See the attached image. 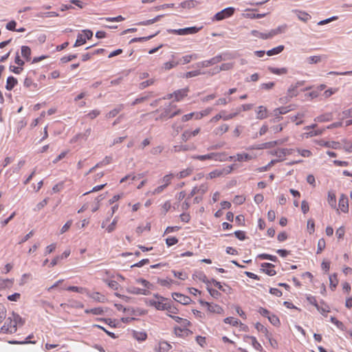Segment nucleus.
I'll list each match as a JSON object with an SVG mask.
<instances>
[{"label":"nucleus","instance_id":"nucleus-1","mask_svg":"<svg viewBox=\"0 0 352 352\" xmlns=\"http://www.w3.org/2000/svg\"><path fill=\"white\" fill-rule=\"evenodd\" d=\"M24 320L19 314L12 312L8 315L2 326L1 331L5 333H14L16 331L17 327L22 326Z\"/></svg>","mask_w":352,"mask_h":352},{"label":"nucleus","instance_id":"nucleus-2","mask_svg":"<svg viewBox=\"0 0 352 352\" xmlns=\"http://www.w3.org/2000/svg\"><path fill=\"white\" fill-rule=\"evenodd\" d=\"M167 300L159 294H154L153 298H146L145 303L147 306L153 307L157 310L164 311L168 307Z\"/></svg>","mask_w":352,"mask_h":352},{"label":"nucleus","instance_id":"nucleus-3","mask_svg":"<svg viewBox=\"0 0 352 352\" xmlns=\"http://www.w3.org/2000/svg\"><path fill=\"white\" fill-rule=\"evenodd\" d=\"M221 153H210L206 155H193L190 157L193 160H197L199 161L205 160H214V161H223V159Z\"/></svg>","mask_w":352,"mask_h":352},{"label":"nucleus","instance_id":"nucleus-4","mask_svg":"<svg viewBox=\"0 0 352 352\" xmlns=\"http://www.w3.org/2000/svg\"><path fill=\"white\" fill-rule=\"evenodd\" d=\"M201 28H202V27L197 28L196 26H193V27H188V28L177 29V30H175V29L168 30V32L169 33L177 34V35H188V34H195L197 33Z\"/></svg>","mask_w":352,"mask_h":352},{"label":"nucleus","instance_id":"nucleus-5","mask_svg":"<svg viewBox=\"0 0 352 352\" xmlns=\"http://www.w3.org/2000/svg\"><path fill=\"white\" fill-rule=\"evenodd\" d=\"M226 59H227V58L226 57V56H223L221 54H219L216 56L212 57V58H210L209 60H206L199 63L198 66H201L202 67H208L210 65H215L217 63H220L221 60H225Z\"/></svg>","mask_w":352,"mask_h":352},{"label":"nucleus","instance_id":"nucleus-6","mask_svg":"<svg viewBox=\"0 0 352 352\" xmlns=\"http://www.w3.org/2000/svg\"><path fill=\"white\" fill-rule=\"evenodd\" d=\"M234 12V8L232 7L226 8L221 11L217 12L214 16V19L216 21H221L226 18L231 16Z\"/></svg>","mask_w":352,"mask_h":352},{"label":"nucleus","instance_id":"nucleus-7","mask_svg":"<svg viewBox=\"0 0 352 352\" xmlns=\"http://www.w3.org/2000/svg\"><path fill=\"white\" fill-rule=\"evenodd\" d=\"M200 303L201 305L205 306L207 307V309L211 312L217 314H223V308L217 304L213 303H209L206 301H200Z\"/></svg>","mask_w":352,"mask_h":352},{"label":"nucleus","instance_id":"nucleus-8","mask_svg":"<svg viewBox=\"0 0 352 352\" xmlns=\"http://www.w3.org/2000/svg\"><path fill=\"white\" fill-rule=\"evenodd\" d=\"M177 106L175 104H169L167 107H164L162 109V112L155 118L156 120H163L166 118H169V116L171 113L172 110L176 109Z\"/></svg>","mask_w":352,"mask_h":352},{"label":"nucleus","instance_id":"nucleus-9","mask_svg":"<svg viewBox=\"0 0 352 352\" xmlns=\"http://www.w3.org/2000/svg\"><path fill=\"white\" fill-rule=\"evenodd\" d=\"M200 132V128H197L193 131L186 130L182 134L181 138L183 142H187L193 137H195Z\"/></svg>","mask_w":352,"mask_h":352},{"label":"nucleus","instance_id":"nucleus-10","mask_svg":"<svg viewBox=\"0 0 352 352\" xmlns=\"http://www.w3.org/2000/svg\"><path fill=\"white\" fill-rule=\"evenodd\" d=\"M127 292L135 295H144L148 296L151 294V292L148 289H144L143 288H139L135 286H130L127 288Z\"/></svg>","mask_w":352,"mask_h":352},{"label":"nucleus","instance_id":"nucleus-11","mask_svg":"<svg viewBox=\"0 0 352 352\" xmlns=\"http://www.w3.org/2000/svg\"><path fill=\"white\" fill-rule=\"evenodd\" d=\"M253 159V156L248 153H237L236 155L230 156V161L248 162Z\"/></svg>","mask_w":352,"mask_h":352},{"label":"nucleus","instance_id":"nucleus-12","mask_svg":"<svg viewBox=\"0 0 352 352\" xmlns=\"http://www.w3.org/2000/svg\"><path fill=\"white\" fill-rule=\"evenodd\" d=\"M172 296L175 300L182 305H188L191 301V299L188 296L179 293H173Z\"/></svg>","mask_w":352,"mask_h":352},{"label":"nucleus","instance_id":"nucleus-13","mask_svg":"<svg viewBox=\"0 0 352 352\" xmlns=\"http://www.w3.org/2000/svg\"><path fill=\"white\" fill-rule=\"evenodd\" d=\"M292 151V148H279L274 152V155L278 158V161H283L285 156L291 155Z\"/></svg>","mask_w":352,"mask_h":352},{"label":"nucleus","instance_id":"nucleus-14","mask_svg":"<svg viewBox=\"0 0 352 352\" xmlns=\"http://www.w3.org/2000/svg\"><path fill=\"white\" fill-rule=\"evenodd\" d=\"M261 270L267 275L272 276L276 275V272L274 270V265L270 263H263L261 265Z\"/></svg>","mask_w":352,"mask_h":352},{"label":"nucleus","instance_id":"nucleus-15","mask_svg":"<svg viewBox=\"0 0 352 352\" xmlns=\"http://www.w3.org/2000/svg\"><path fill=\"white\" fill-rule=\"evenodd\" d=\"M338 206L342 212H347L349 210V200L346 195H342L339 199Z\"/></svg>","mask_w":352,"mask_h":352},{"label":"nucleus","instance_id":"nucleus-16","mask_svg":"<svg viewBox=\"0 0 352 352\" xmlns=\"http://www.w3.org/2000/svg\"><path fill=\"white\" fill-rule=\"evenodd\" d=\"M256 114V118L258 120H263L268 117V110L267 109L263 106H258L255 110Z\"/></svg>","mask_w":352,"mask_h":352},{"label":"nucleus","instance_id":"nucleus-17","mask_svg":"<svg viewBox=\"0 0 352 352\" xmlns=\"http://www.w3.org/2000/svg\"><path fill=\"white\" fill-rule=\"evenodd\" d=\"M188 88H184L174 91L173 94L175 97V100L177 102L182 100L184 97H186L188 95Z\"/></svg>","mask_w":352,"mask_h":352},{"label":"nucleus","instance_id":"nucleus-18","mask_svg":"<svg viewBox=\"0 0 352 352\" xmlns=\"http://www.w3.org/2000/svg\"><path fill=\"white\" fill-rule=\"evenodd\" d=\"M87 296L96 302H104L106 300L105 296L99 292L91 293L88 291L87 292Z\"/></svg>","mask_w":352,"mask_h":352},{"label":"nucleus","instance_id":"nucleus-19","mask_svg":"<svg viewBox=\"0 0 352 352\" xmlns=\"http://www.w3.org/2000/svg\"><path fill=\"white\" fill-rule=\"evenodd\" d=\"M302 85V82H296V84L294 85H292L288 90H287V95L289 98H293L296 96H297L298 94V88Z\"/></svg>","mask_w":352,"mask_h":352},{"label":"nucleus","instance_id":"nucleus-20","mask_svg":"<svg viewBox=\"0 0 352 352\" xmlns=\"http://www.w3.org/2000/svg\"><path fill=\"white\" fill-rule=\"evenodd\" d=\"M195 149L194 146H190L187 144H179V145H175L173 148L172 151L174 153H179V152H185L190 150Z\"/></svg>","mask_w":352,"mask_h":352},{"label":"nucleus","instance_id":"nucleus-21","mask_svg":"<svg viewBox=\"0 0 352 352\" xmlns=\"http://www.w3.org/2000/svg\"><path fill=\"white\" fill-rule=\"evenodd\" d=\"M232 169V166H229V170H228L226 171L224 169L223 170H213V171L210 172L208 174V177L210 178V179H213V178H215V177H220L221 175H222L223 174H228V173H230Z\"/></svg>","mask_w":352,"mask_h":352},{"label":"nucleus","instance_id":"nucleus-22","mask_svg":"<svg viewBox=\"0 0 352 352\" xmlns=\"http://www.w3.org/2000/svg\"><path fill=\"white\" fill-rule=\"evenodd\" d=\"M124 108V105L123 104H118L113 109L107 113L106 117L109 119L116 117L120 111H122Z\"/></svg>","mask_w":352,"mask_h":352},{"label":"nucleus","instance_id":"nucleus-23","mask_svg":"<svg viewBox=\"0 0 352 352\" xmlns=\"http://www.w3.org/2000/svg\"><path fill=\"white\" fill-rule=\"evenodd\" d=\"M325 131L324 128L318 129L316 130L307 131L303 134L304 137L306 138H312L314 136L322 135Z\"/></svg>","mask_w":352,"mask_h":352},{"label":"nucleus","instance_id":"nucleus-24","mask_svg":"<svg viewBox=\"0 0 352 352\" xmlns=\"http://www.w3.org/2000/svg\"><path fill=\"white\" fill-rule=\"evenodd\" d=\"M198 58V55L197 54H192L189 55H186L182 57V58L178 61L179 63L183 65L187 64L190 63L192 60H196Z\"/></svg>","mask_w":352,"mask_h":352},{"label":"nucleus","instance_id":"nucleus-25","mask_svg":"<svg viewBox=\"0 0 352 352\" xmlns=\"http://www.w3.org/2000/svg\"><path fill=\"white\" fill-rule=\"evenodd\" d=\"M318 144L322 146L327 147V148H332L334 149H336L339 146V143L337 142H327L324 140H320L318 142Z\"/></svg>","mask_w":352,"mask_h":352},{"label":"nucleus","instance_id":"nucleus-26","mask_svg":"<svg viewBox=\"0 0 352 352\" xmlns=\"http://www.w3.org/2000/svg\"><path fill=\"white\" fill-rule=\"evenodd\" d=\"M251 34L253 36H255V37H257V38H262V39H268V38H272L270 32H269L267 33H263V32H258L257 30H254L251 31Z\"/></svg>","mask_w":352,"mask_h":352},{"label":"nucleus","instance_id":"nucleus-27","mask_svg":"<svg viewBox=\"0 0 352 352\" xmlns=\"http://www.w3.org/2000/svg\"><path fill=\"white\" fill-rule=\"evenodd\" d=\"M280 144H281V142H278V140H275V141H273L271 142L264 143V144H260L256 146H252L251 148V149H263V148H267L269 146H275V145H280Z\"/></svg>","mask_w":352,"mask_h":352},{"label":"nucleus","instance_id":"nucleus-28","mask_svg":"<svg viewBox=\"0 0 352 352\" xmlns=\"http://www.w3.org/2000/svg\"><path fill=\"white\" fill-rule=\"evenodd\" d=\"M17 84V80L13 76H9L7 78L6 89L7 90H12Z\"/></svg>","mask_w":352,"mask_h":352},{"label":"nucleus","instance_id":"nucleus-29","mask_svg":"<svg viewBox=\"0 0 352 352\" xmlns=\"http://www.w3.org/2000/svg\"><path fill=\"white\" fill-rule=\"evenodd\" d=\"M295 12L296 13L298 19L303 22H307L311 19V16L305 12L295 10Z\"/></svg>","mask_w":352,"mask_h":352},{"label":"nucleus","instance_id":"nucleus-30","mask_svg":"<svg viewBox=\"0 0 352 352\" xmlns=\"http://www.w3.org/2000/svg\"><path fill=\"white\" fill-rule=\"evenodd\" d=\"M268 70L276 75H283L286 74L287 73V69L286 67L276 68L273 67H268Z\"/></svg>","mask_w":352,"mask_h":352},{"label":"nucleus","instance_id":"nucleus-31","mask_svg":"<svg viewBox=\"0 0 352 352\" xmlns=\"http://www.w3.org/2000/svg\"><path fill=\"white\" fill-rule=\"evenodd\" d=\"M133 337L138 341H144L147 338V334L144 331H133Z\"/></svg>","mask_w":352,"mask_h":352},{"label":"nucleus","instance_id":"nucleus-32","mask_svg":"<svg viewBox=\"0 0 352 352\" xmlns=\"http://www.w3.org/2000/svg\"><path fill=\"white\" fill-rule=\"evenodd\" d=\"M228 129H229L228 125L226 124H223L221 126H219V127H217L214 130L213 132L217 135H221L223 133H225L226 132H227L228 131Z\"/></svg>","mask_w":352,"mask_h":352},{"label":"nucleus","instance_id":"nucleus-33","mask_svg":"<svg viewBox=\"0 0 352 352\" xmlns=\"http://www.w3.org/2000/svg\"><path fill=\"white\" fill-rule=\"evenodd\" d=\"M173 177L174 175L173 173L167 174L163 177V178L160 180V182L166 188L167 186L171 183Z\"/></svg>","mask_w":352,"mask_h":352},{"label":"nucleus","instance_id":"nucleus-34","mask_svg":"<svg viewBox=\"0 0 352 352\" xmlns=\"http://www.w3.org/2000/svg\"><path fill=\"white\" fill-rule=\"evenodd\" d=\"M21 56L27 60L29 61L30 60L31 56V49L28 46H22L21 47Z\"/></svg>","mask_w":352,"mask_h":352},{"label":"nucleus","instance_id":"nucleus-35","mask_svg":"<svg viewBox=\"0 0 352 352\" xmlns=\"http://www.w3.org/2000/svg\"><path fill=\"white\" fill-rule=\"evenodd\" d=\"M136 283L143 285L144 289H148L151 292L153 288V285L144 278H138L136 280Z\"/></svg>","mask_w":352,"mask_h":352},{"label":"nucleus","instance_id":"nucleus-36","mask_svg":"<svg viewBox=\"0 0 352 352\" xmlns=\"http://www.w3.org/2000/svg\"><path fill=\"white\" fill-rule=\"evenodd\" d=\"M211 282L214 284V286H216L219 289H220L221 291L223 292H226V293H230V291H231V288L228 286V285H226V288H225L220 282L214 280V279H212L211 280Z\"/></svg>","mask_w":352,"mask_h":352},{"label":"nucleus","instance_id":"nucleus-37","mask_svg":"<svg viewBox=\"0 0 352 352\" xmlns=\"http://www.w3.org/2000/svg\"><path fill=\"white\" fill-rule=\"evenodd\" d=\"M283 50H284L283 45H278L272 50L267 51L266 54L269 56L276 55V54H278L280 52H282Z\"/></svg>","mask_w":352,"mask_h":352},{"label":"nucleus","instance_id":"nucleus-38","mask_svg":"<svg viewBox=\"0 0 352 352\" xmlns=\"http://www.w3.org/2000/svg\"><path fill=\"white\" fill-rule=\"evenodd\" d=\"M91 133V128H88L87 129L85 130V132L78 133L75 136L74 138L76 140H80V139H82L84 140H87V138H89V136L90 135Z\"/></svg>","mask_w":352,"mask_h":352},{"label":"nucleus","instance_id":"nucleus-39","mask_svg":"<svg viewBox=\"0 0 352 352\" xmlns=\"http://www.w3.org/2000/svg\"><path fill=\"white\" fill-rule=\"evenodd\" d=\"M66 289L67 291H70V292H78V293H80V294H87V292H88V289L85 287H76V286H69L68 287L66 288Z\"/></svg>","mask_w":352,"mask_h":352},{"label":"nucleus","instance_id":"nucleus-40","mask_svg":"<svg viewBox=\"0 0 352 352\" xmlns=\"http://www.w3.org/2000/svg\"><path fill=\"white\" fill-rule=\"evenodd\" d=\"M291 109L289 107H281L279 108H276L274 110L273 113L274 116L278 117L279 115H283L288 113Z\"/></svg>","mask_w":352,"mask_h":352},{"label":"nucleus","instance_id":"nucleus-41","mask_svg":"<svg viewBox=\"0 0 352 352\" xmlns=\"http://www.w3.org/2000/svg\"><path fill=\"white\" fill-rule=\"evenodd\" d=\"M286 29H287V25H283L278 26L276 29L271 30L270 32L272 38L277 34L284 33L285 32Z\"/></svg>","mask_w":352,"mask_h":352},{"label":"nucleus","instance_id":"nucleus-42","mask_svg":"<svg viewBox=\"0 0 352 352\" xmlns=\"http://www.w3.org/2000/svg\"><path fill=\"white\" fill-rule=\"evenodd\" d=\"M195 188L197 193V195H200V196L206 193L208 189L207 183L202 184L199 186H195Z\"/></svg>","mask_w":352,"mask_h":352},{"label":"nucleus","instance_id":"nucleus-43","mask_svg":"<svg viewBox=\"0 0 352 352\" xmlns=\"http://www.w3.org/2000/svg\"><path fill=\"white\" fill-rule=\"evenodd\" d=\"M171 348V346L166 342H161L159 343L157 349L158 352H168Z\"/></svg>","mask_w":352,"mask_h":352},{"label":"nucleus","instance_id":"nucleus-44","mask_svg":"<svg viewBox=\"0 0 352 352\" xmlns=\"http://www.w3.org/2000/svg\"><path fill=\"white\" fill-rule=\"evenodd\" d=\"M251 340L252 346L257 351H262L263 347L261 344L257 341L256 338L254 336H247Z\"/></svg>","mask_w":352,"mask_h":352},{"label":"nucleus","instance_id":"nucleus-45","mask_svg":"<svg viewBox=\"0 0 352 352\" xmlns=\"http://www.w3.org/2000/svg\"><path fill=\"white\" fill-rule=\"evenodd\" d=\"M86 314H92L94 315H102L104 313L103 309L101 307H96L93 309H87L85 310Z\"/></svg>","mask_w":352,"mask_h":352},{"label":"nucleus","instance_id":"nucleus-46","mask_svg":"<svg viewBox=\"0 0 352 352\" xmlns=\"http://www.w3.org/2000/svg\"><path fill=\"white\" fill-rule=\"evenodd\" d=\"M162 16V15H158V16H157L156 17H155V18H153L152 19H149V20H146V21L139 22V23H137V25H151V24L157 22V21H159V19Z\"/></svg>","mask_w":352,"mask_h":352},{"label":"nucleus","instance_id":"nucleus-47","mask_svg":"<svg viewBox=\"0 0 352 352\" xmlns=\"http://www.w3.org/2000/svg\"><path fill=\"white\" fill-rule=\"evenodd\" d=\"M166 189L164 186L162 184L160 185L153 190H150L147 192L148 195H156L162 193Z\"/></svg>","mask_w":352,"mask_h":352},{"label":"nucleus","instance_id":"nucleus-48","mask_svg":"<svg viewBox=\"0 0 352 352\" xmlns=\"http://www.w3.org/2000/svg\"><path fill=\"white\" fill-rule=\"evenodd\" d=\"M223 322L233 327H236L241 323L238 319L234 318L233 317H227L223 320Z\"/></svg>","mask_w":352,"mask_h":352},{"label":"nucleus","instance_id":"nucleus-49","mask_svg":"<svg viewBox=\"0 0 352 352\" xmlns=\"http://www.w3.org/2000/svg\"><path fill=\"white\" fill-rule=\"evenodd\" d=\"M257 258L260 259H268L273 262H276L278 261V258L276 256L265 253L258 254Z\"/></svg>","mask_w":352,"mask_h":352},{"label":"nucleus","instance_id":"nucleus-50","mask_svg":"<svg viewBox=\"0 0 352 352\" xmlns=\"http://www.w3.org/2000/svg\"><path fill=\"white\" fill-rule=\"evenodd\" d=\"M192 172V169L191 168H188L186 169H184L182 171H180L179 173H178L176 176L179 178V179H182V178H184L188 175H190Z\"/></svg>","mask_w":352,"mask_h":352},{"label":"nucleus","instance_id":"nucleus-51","mask_svg":"<svg viewBox=\"0 0 352 352\" xmlns=\"http://www.w3.org/2000/svg\"><path fill=\"white\" fill-rule=\"evenodd\" d=\"M327 201H328V203L332 207V208H336V195L334 193H332L331 192H329L328 193V199H327Z\"/></svg>","mask_w":352,"mask_h":352},{"label":"nucleus","instance_id":"nucleus-52","mask_svg":"<svg viewBox=\"0 0 352 352\" xmlns=\"http://www.w3.org/2000/svg\"><path fill=\"white\" fill-rule=\"evenodd\" d=\"M86 43V38L83 36V34H78L77 36L76 41L74 45V47L80 46Z\"/></svg>","mask_w":352,"mask_h":352},{"label":"nucleus","instance_id":"nucleus-53","mask_svg":"<svg viewBox=\"0 0 352 352\" xmlns=\"http://www.w3.org/2000/svg\"><path fill=\"white\" fill-rule=\"evenodd\" d=\"M12 280L10 279L0 278V289H5L6 287H11L12 285Z\"/></svg>","mask_w":352,"mask_h":352},{"label":"nucleus","instance_id":"nucleus-54","mask_svg":"<svg viewBox=\"0 0 352 352\" xmlns=\"http://www.w3.org/2000/svg\"><path fill=\"white\" fill-rule=\"evenodd\" d=\"M233 67H234V63H223L219 67V69H217V72H219L221 71H228V70L232 69Z\"/></svg>","mask_w":352,"mask_h":352},{"label":"nucleus","instance_id":"nucleus-55","mask_svg":"<svg viewBox=\"0 0 352 352\" xmlns=\"http://www.w3.org/2000/svg\"><path fill=\"white\" fill-rule=\"evenodd\" d=\"M38 17L42 18H50V17H56L58 16V14L56 12H40L37 14Z\"/></svg>","mask_w":352,"mask_h":352},{"label":"nucleus","instance_id":"nucleus-56","mask_svg":"<svg viewBox=\"0 0 352 352\" xmlns=\"http://www.w3.org/2000/svg\"><path fill=\"white\" fill-rule=\"evenodd\" d=\"M322 60L321 56H311L307 58V62L309 64H316Z\"/></svg>","mask_w":352,"mask_h":352},{"label":"nucleus","instance_id":"nucleus-57","mask_svg":"<svg viewBox=\"0 0 352 352\" xmlns=\"http://www.w3.org/2000/svg\"><path fill=\"white\" fill-rule=\"evenodd\" d=\"M266 338L268 340L269 344L272 348H273L274 349H278V342L276 341V340L274 339L272 337V335L270 333L266 336Z\"/></svg>","mask_w":352,"mask_h":352},{"label":"nucleus","instance_id":"nucleus-58","mask_svg":"<svg viewBox=\"0 0 352 352\" xmlns=\"http://www.w3.org/2000/svg\"><path fill=\"white\" fill-rule=\"evenodd\" d=\"M329 281H330V287L331 288V289L333 290L336 287V286L338 283V280L337 279V276L336 274L330 275Z\"/></svg>","mask_w":352,"mask_h":352},{"label":"nucleus","instance_id":"nucleus-59","mask_svg":"<svg viewBox=\"0 0 352 352\" xmlns=\"http://www.w3.org/2000/svg\"><path fill=\"white\" fill-rule=\"evenodd\" d=\"M255 328L258 331L262 332L265 334V337L270 334L268 330L265 327H264L262 324L259 322H256L255 324Z\"/></svg>","mask_w":352,"mask_h":352},{"label":"nucleus","instance_id":"nucleus-60","mask_svg":"<svg viewBox=\"0 0 352 352\" xmlns=\"http://www.w3.org/2000/svg\"><path fill=\"white\" fill-rule=\"evenodd\" d=\"M267 318L273 325L278 326L280 324V320L276 315L270 314Z\"/></svg>","mask_w":352,"mask_h":352},{"label":"nucleus","instance_id":"nucleus-61","mask_svg":"<svg viewBox=\"0 0 352 352\" xmlns=\"http://www.w3.org/2000/svg\"><path fill=\"white\" fill-rule=\"evenodd\" d=\"M168 309H165L166 311H167V315L173 318L174 316L173 314H176L178 312V309L174 307H172L169 303L168 304Z\"/></svg>","mask_w":352,"mask_h":352},{"label":"nucleus","instance_id":"nucleus-62","mask_svg":"<svg viewBox=\"0 0 352 352\" xmlns=\"http://www.w3.org/2000/svg\"><path fill=\"white\" fill-rule=\"evenodd\" d=\"M330 320L331 322L334 324L338 329H341V330H344V324L339 321L338 320H337L335 317H333L331 316V318H330Z\"/></svg>","mask_w":352,"mask_h":352},{"label":"nucleus","instance_id":"nucleus-63","mask_svg":"<svg viewBox=\"0 0 352 352\" xmlns=\"http://www.w3.org/2000/svg\"><path fill=\"white\" fill-rule=\"evenodd\" d=\"M178 64H179V62L175 61H168L164 64L163 68L166 70H169L175 67H176Z\"/></svg>","mask_w":352,"mask_h":352},{"label":"nucleus","instance_id":"nucleus-64","mask_svg":"<svg viewBox=\"0 0 352 352\" xmlns=\"http://www.w3.org/2000/svg\"><path fill=\"white\" fill-rule=\"evenodd\" d=\"M325 241L324 239H320L318 242L317 254H320L325 248Z\"/></svg>","mask_w":352,"mask_h":352}]
</instances>
